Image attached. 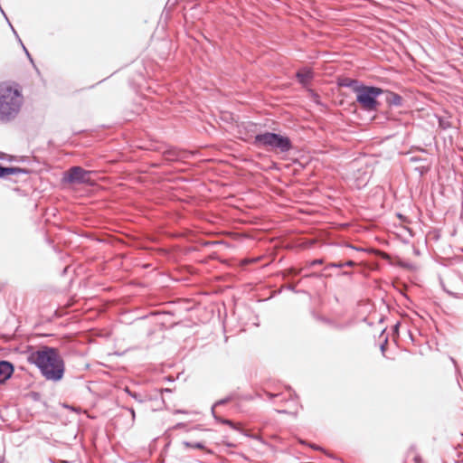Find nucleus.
Returning <instances> with one entry per match:
<instances>
[{"instance_id":"obj_1","label":"nucleus","mask_w":463,"mask_h":463,"mask_svg":"<svg viewBox=\"0 0 463 463\" xmlns=\"http://www.w3.org/2000/svg\"><path fill=\"white\" fill-rule=\"evenodd\" d=\"M28 360L40 369L42 374L47 380L58 382L63 377L64 361L58 350L53 347L43 346L33 352Z\"/></svg>"},{"instance_id":"obj_2","label":"nucleus","mask_w":463,"mask_h":463,"mask_svg":"<svg viewBox=\"0 0 463 463\" xmlns=\"http://www.w3.org/2000/svg\"><path fill=\"white\" fill-rule=\"evenodd\" d=\"M22 91L7 83L0 84V123L14 121L24 105Z\"/></svg>"},{"instance_id":"obj_3","label":"nucleus","mask_w":463,"mask_h":463,"mask_svg":"<svg viewBox=\"0 0 463 463\" xmlns=\"http://www.w3.org/2000/svg\"><path fill=\"white\" fill-rule=\"evenodd\" d=\"M252 144L275 153H288L293 147L289 137L268 131L256 135Z\"/></svg>"},{"instance_id":"obj_4","label":"nucleus","mask_w":463,"mask_h":463,"mask_svg":"<svg viewBox=\"0 0 463 463\" xmlns=\"http://www.w3.org/2000/svg\"><path fill=\"white\" fill-rule=\"evenodd\" d=\"M354 92L356 96L355 100L360 108L363 110L373 112L378 109L380 103L377 98L384 93V90L378 87L363 84L354 87Z\"/></svg>"},{"instance_id":"obj_5","label":"nucleus","mask_w":463,"mask_h":463,"mask_svg":"<svg viewBox=\"0 0 463 463\" xmlns=\"http://www.w3.org/2000/svg\"><path fill=\"white\" fill-rule=\"evenodd\" d=\"M67 179L71 183H86L90 179V172L80 166H72L68 171Z\"/></svg>"},{"instance_id":"obj_6","label":"nucleus","mask_w":463,"mask_h":463,"mask_svg":"<svg viewBox=\"0 0 463 463\" xmlns=\"http://www.w3.org/2000/svg\"><path fill=\"white\" fill-rule=\"evenodd\" d=\"M14 373V366L7 361H0V383L9 379Z\"/></svg>"},{"instance_id":"obj_7","label":"nucleus","mask_w":463,"mask_h":463,"mask_svg":"<svg viewBox=\"0 0 463 463\" xmlns=\"http://www.w3.org/2000/svg\"><path fill=\"white\" fill-rule=\"evenodd\" d=\"M29 171L24 168L11 166L6 167L0 165V178H4L8 175H19V174H28Z\"/></svg>"},{"instance_id":"obj_8","label":"nucleus","mask_w":463,"mask_h":463,"mask_svg":"<svg viewBox=\"0 0 463 463\" xmlns=\"http://www.w3.org/2000/svg\"><path fill=\"white\" fill-rule=\"evenodd\" d=\"M386 102L390 106H397L400 107L402 105V98L397 93L392 91H386Z\"/></svg>"},{"instance_id":"obj_9","label":"nucleus","mask_w":463,"mask_h":463,"mask_svg":"<svg viewBox=\"0 0 463 463\" xmlns=\"http://www.w3.org/2000/svg\"><path fill=\"white\" fill-rule=\"evenodd\" d=\"M297 78L301 84L307 85L313 78V72L308 69H303L297 72Z\"/></svg>"},{"instance_id":"obj_10","label":"nucleus","mask_w":463,"mask_h":463,"mask_svg":"<svg viewBox=\"0 0 463 463\" xmlns=\"http://www.w3.org/2000/svg\"><path fill=\"white\" fill-rule=\"evenodd\" d=\"M229 401H230V398H225V399H222V400H220V401L216 402L214 403L213 407L212 408V412H213V414L214 418H215L217 420H219L220 422H222V423H223V424H227V425H229V426H231L232 428H233V429H234V428H235V427H234V423H233L232 420H226V419H221V418H218V417L215 415V412H214V408H215L216 406H219V405L224 404V403L228 402Z\"/></svg>"},{"instance_id":"obj_11","label":"nucleus","mask_w":463,"mask_h":463,"mask_svg":"<svg viewBox=\"0 0 463 463\" xmlns=\"http://www.w3.org/2000/svg\"><path fill=\"white\" fill-rule=\"evenodd\" d=\"M183 445L185 447V448H193V449H203V450H206L207 452H210V450H207L205 449V446L203 442H194V443H192V442H189V441H184L183 442Z\"/></svg>"},{"instance_id":"obj_12","label":"nucleus","mask_w":463,"mask_h":463,"mask_svg":"<svg viewBox=\"0 0 463 463\" xmlns=\"http://www.w3.org/2000/svg\"><path fill=\"white\" fill-rule=\"evenodd\" d=\"M125 392L138 402H144V399L140 394L131 392L128 387L125 389Z\"/></svg>"},{"instance_id":"obj_13","label":"nucleus","mask_w":463,"mask_h":463,"mask_svg":"<svg viewBox=\"0 0 463 463\" xmlns=\"http://www.w3.org/2000/svg\"><path fill=\"white\" fill-rule=\"evenodd\" d=\"M342 85L345 87L352 88L354 90V87L361 86L362 84H360L356 80H345Z\"/></svg>"},{"instance_id":"obj_14","label":"nucleus","mask_w":463,"mask_h":463,"mask_svg":"<svg viewBox=\"0 0 463 463\" xmlns=\"http://www.w3.org/2000/svg\"><path fill=\"white\" fill-rule=\"evenodd\" d=\"M354 265V262L353 260H348L346 262H339V263H334L332 266L335 268H343V267H352Z\"/></svg>"},{"instance_id":"obj_15","label":"nucleus","mask_w":463,"mask_h":463,"mask_svg":"<svg viewBox=\"0 0 463 463\" xmlns=\"http://www.w3.org/2000/svg\"><path fill=\"white\" fill-rule=\"evenodd\" d=\"M14 159V156H10V155H7L5 153H3V152H0V160H6V161H13Z\"/></svg>"},{"instance_id":"obj_16","label":"nucleus","mask_w":463,"mask_h":463,"mask_svg":"<svg viewBox=\"0 0 463 463\" xmlns=\"http://www.w3.org/2000/svg\"><path fill=\"white\" fill-rule=\"evenodd\" d=\"M128 411L130 412L131 414V417H132V420H135V417H136V413H135V411L133 408H128Z\"/></svg>"},{"instance_id":"obj_17","label":"nucleus","mask_w":463,"mask_h":463,"mask_svg":"<svg viewBox=\"0 0 463 463\" xmlns=\"http://www.w3.org/2000/svg\"><path fill=\"white\" fill-rule=\"evenodd\" d=\"M386 344H387V340H385V342L381 345V351L383 354H384V352H385Z\"/></svg>"},{"instance_id":"obj_18","label":"nucleus","mask_w":463,"mask_h":463,"mask_svg":"<svg viewBox=\"0 0 463 463\" xmlns=\"http://www.w3.org/2000/svg\"><path fill=\"white\" fill-rule=\"evenodd\" d=\"M322 263V260H316L313 261V264L314 265H317V264H321Z\"/></svg>"},{"instance_id":"obj_19","label":"nucleus","mask_w":463,"mask_h":463,"mask_svg":"<svg viewBox=\"0 0 463 463\" xmlns=\"http://www.w3.org/2000/svg\"><path fill=\"white\" fill-rule=\"evenodd\" d=\"M24 50L26 52V55L28 56V58L32 61L31 55H30V53L28 52V51L26 50V48L24 46Z\"/></svg>"},{"instance_id":"obj_20","label":"nucleus","mask_w":463,"mask_h":463,"mask_svg":"<svg viewBox=\"0 0 463 463\" xmlns=\"http://www.w3.org/2000/svg\"><path fill=\"white\" fill-rule=\"evenodd\" d=\"M311 448H312V449H316V450H318V449H319V448H318L317 445H311Z\"/></svg>"},{"instance_id":"obj_21","label":"nucleus","mask_w":463,"mask_h":463,"mask_svg":"<svg viewBox=\"0 0 463 463\" xmlns=\"http://www.w3.org/2000/svg\"><path fill=\"white\" fill-rule=\"evenodd\" d=\"M176 412H178V413H179V412L184 413V411H180V410H177V411H176Z\"/></svg>"},{"instance_id":"obj_22","label":"nucleus","mask_w":463,"mask_h":463,"mask_svg":"<svg viewBox=\"0 0 463 463\" xmlns=\"http://www.w3.org/2000/svg\"><path fill=\"white\" fill-rule=\"evenodd\" d=\"M269 396L270 398H272V397H274L275 395H273V394H271V393H269Z\"/></svg>"},{"instance_id":"obj_23","label":"nucleus","mask_w":463,"mask_h":463,"mask_svg":"<svg viewBox=\"0 0 463 463\" xmlns=\"http://www.w3.org/2000/svg\"><path fill=\"white\" fill-rule=\"evenodd\" d=\"M0 463H4V460L1 457H0Z\"/></svg>"}]
</instances>
